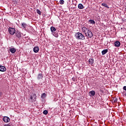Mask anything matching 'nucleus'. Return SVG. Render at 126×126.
I'll return each mask as SVG.
<instances>
[{
	"instance_id": "obj_1",
	"label": "nucleus",
	"mask_w": 126,
	"mask_h": 126,
	"mask_svg": "<svg viewBox=\"0 0 126 126\" xmlns=\"http://www.w3.org/2000/svg\"><path fill=\"white\" fill-rule=\"evenodd\" d=\"M75 38L78 40H85V36L81 32H77L75 34Z\"/></svg>"
},
{
	"instance_id": "obj_2",
	"label": "nucleus",
	"mask_w": 126,
	"mask_h": 126,
	"mask_svg": "<svg viewBox=\"0 0 126 126\" xmlns=\"http://www.w3.org/2000/svg\"><path fill=\"white\" fill-rule=\"evenodd\" d=\"M85 36L88 37V38H92V37H93V33L89 29L88 31H87V32L85 33Z\"/></svg>"
},
{
	"instance_id": "obj_3",
	"label": "nucleus",
	"mask_w": 126,
	"mask_h": 126,
	"mask_svg": "<svg viewBox=\"0 0 126 126\" xmlns=\"http://www.w3.org/2000/svg\"><path fill=\"white\" fill-rule=\"evenodd\" d=\"M8 31L10 35H14L16 32L15 29L13 28H9Z\"/></svg>"
},
{
	"instance_id": "obj_4",
	"label": "nucleus",
	"mask_w": 126,
	"mask_h": 126,
	"mask_svg": "<svg viewBox=\"0 0 126 126\" xmlns=\"http://www.w3.org/2000/svg\"><path fill=\"white\" fill-rule=\"evenodd\" d=\"M15 37H17L18 39H21V37L22 36V33L20 32L17 31L15 34Z\"/></svg>"
},
{
	"instance_id": "obj_5",
	"label": "nucleus",
	"mask_w": 126,
	"mask_h": 126,
	"mask_svg": "<svg viewBox=\"0 0 126 126\" xmlns=\"http://www.w3.org/2000/svg\"><path fill=\"white\" fill-rule=\"evenodd\" d=\"M3 121L5 123H9L10 122V119L8 117L4 116L3 118Z\"/></svg>"
},
{
	"instance_id": "obj_6",
	"label": "nucleus",
	"mask_w": 126,
	"mask_h": 126,
	"mask_svg": "<svg viewBox=\"0 0 126 126\" xmlns=\"http://www.w3.org/2000/svg\"><path fill=\"white\" fill-rule=\"evenodd\" d=\"M30 99L31 101H32V102L36 101V94H33V95L31 96Z\"/></svg>"
},
{
	"instance_id": "obj_7",
	"label": "nucleus",
	"mask_w": 126,
	"mask_h": 126,
	"mask_svg": "<svg viewBox=\"0 0 126 126\" xmlns=\"http://www.w3.org/2000/svg\"><path fill=\"white\" fill-rule=\"evenodd\" d=\"M40 50V48H39V46H35L33 48V52L34 53H38Z\"/></svg>"
},
{
	"instance_id": "obj_8",
	"label": "nucleus",
	"mask_w": 126,
	"mask_h": 126,
	"mask_svg": "<svg viewBox=\"0 0 126 126\" xmlns=\"http://www.w3.org/2000/svg\"><path fill=\"white\" fill-rule=\"evenodd\" d=\"M115 47H120L121 46V42L119 41H116L114 43Z\"/></svg>"
},
{
	"instance_id": "obj_9",
	"label": "nucleus",
	"mask_w": 126,
	"mask_h": 126,
	"mask_svg": "<svg viewBox=\"0 0 126 126\" xmlns=\"http://www.w3.org/2000/svg\"><path fill=\"white\" fill-rule=\"evenodd\" d=\"M88 62L90 64H91L92 65L94 63V59L91 58L89 60Z\"/></svg>"
},
{
	"instance_id": "obj_10",
	"label": "nucleus",
	"mask_w": 126,
	"mask_h": 126,
	"mask_svg": "<svg viewBox=\"0 0 126 126\" xmlns=\"http://www.w3.org/2000/svg\"><path fill=\"white\" fill-rule=\"evenodd\" d=\"M6 70V68L4 66L0 65V71H5Z\"/></svg>"
},
{
	"instance_id": "obj_11",
	"label": "nucleus",
	"mask_w": 126,
	"mask_h": 126,
	"mask_svg": "<svg viewBox=\"0 0 126 126\" xmlns=\"http://www.w3.org/2000/svg\"><path fill=\"white\" fill-rule=\"evenodd\" d=\"M50 30H51L52 33H55V32H56V31H57V29H56V28H55V27H51L50 28Z\"/></svg>"
},
{
	"instance_id": "obj_12",
	"label": "nucleus",
	"mask_w": 126,
	"mask_h": 126,
	"mask_svg": "<svg viewBox=\"0 0 126 126\" xmlns=\"http://www.w3.org/2000/svg\"><path fill=\"white\" fill-rule=\"evenodd\" d=\"M43 74H42V73H39L37 75V79L38 80H40V79H42V78H43Z\"/></svg>"
},
{
	"instance_id": "obj_13",
	"label": "nucleus",
	"mask_w": 126,
	"mask_h": 126,
	"mask_svg": "<svg viewBox=\"0 0 126 126\" xmlns=\"http://www.w3.org/2000/svg\"><path fill=\"white\" fill-rule=\"evenodd\" d=\"M78 7L79 9H83L84 8V6L81 3L78 4Z\"/></svg>"
},
{
	"instance_id": "obj_14",
	"label": "nucleus",
	"mask_w": 126,
	"mask_h": 126,
	"mask_svg": "<svg viewBox=\"0 0 126 126\" xmlns=\"http://www.w3.org/2000/svg\"><path fill=\"white\" fill-rule=\"evenodd\" d=\"M89 94L91 96H95V94H96V93L94 91H91L89 92Z\"/></svg>"
},
{
	"instance_id": "obj_15",
	"label": "nucleus",
	"mask_w": 126,
	"mask_h": 126,
	"mask_svg": "<svg viewBox=\"0 0 126 126\" xmlns=\"http://www.w3.org/2000/svg\"><path fill=\"white\" fill-rule=\"evenodd\" d=\"M9 51H10V52H11V53L12 54H14V53H15V52H16V49H15V48H10Z\"/></svg>"
},
{
	"instance_id": "obj_16",
	"label": "nucleus",
	"mask_w": 126,
	"mask_h": 126,
	"mask_svg": "<svg viewBox=\"0 0 126 126\" xmlns=\"http://www.w3.org/2000/svg\"><path fill=\"white\" fill-rule=\"evenodd\" d=\"M106 53H108V49H104L101 52L102 56H104V55H106Z\"/></svg>"
},
{
	"instance_id": "obj_17",
	"label": "nucleus",
	"mask_w": 126,
	"mask_h": 126,
	"mask_svg": "<svg viewBox=\"0 0 126 126\" xmlns=\"http://www.w3.org/2000/svg\"><path fill=\"white\" fill-rule=\"evenodd\" d=\"M101 5L102 6H104V7H106V8H110V7L108 6V4H107V3H102Z\"/></svg>"
},
{
	"instance_id": "obj_18",
	"label": "nucleus",
	"mask_w": 126,
	"mask_h": 126,
	"mask_svg": "<svg viewBox=\"0 0 126 126\" xmlns=\"http://www.w3.org/2000/svg\"><path fill=\"white\" fill-rule=\"evenodd\" d=\"M89 23H90L91 24H95V21L93 20H90L89 21Z\"/></svg>"
},
{
	"instance_id": "obj_19",
	"label": "nucleus",
	"mask_w": 126,
	"mask_h": 126,
	"mask_svg": "<svg viewBox=\"0 0 126 126\" xmlns=\"http://www.w3.org/2000/svg\"><path fill=\"white\" fill-rule=\"evenodd\" d=\"M26 26H27V25H26L25 23H22V27H23V28H26Z\"/></svg>"
},
{
	"instance_id": "obj_20",
	"label": "nucleus",
	"mask_w": 126,
	"mask_h": 126,
	"mask_svg": "<svg viewBox=\"0 0 126 126\" xmlns=\"http://www.w3.org/2000/svg\"><path fill=\"white\" fill-rule=\"evenodd\" d=\"M47 96V95L45 93H43L41 95V98H46V96Z\"/></svg>"
},
{
	"instance_id": "obj_21",
	"label": "nucleus",
	"mask_w": 126,
	"mask_h": 126,
	"mask_svg": "<svg viewBox=\"0 0 126 126\" xmlns=\"http://www.w3.org/2000/svg\"><path fill=\"white\" fill-rule=\"evenodd\" d=\"M60 4H61V5H63L64 3V0H60Z\"/></svg>"
},
{
	"instance_id": "obj_22",
	"label": "nucleus",
	"mask_w": 126,
	"mask_h": 126,
	"mask_svg": "<svg viewBox=\"0 0 126 126\" xmlns=\"http://www.w3.org/2000/svg\"><path fill=\"white\" fill-rule=\"evenodd\" d=\"M43 114H44V115H48V111L47 110H44L43 112Z\"/></svg>"
},
{
	"instance_id": "obj_23",
	"label": "nucleus",
	"mask_w": 126,
	"mask_h": 126,
	"mask_svg": "<svg viewBox=\"0 0 126 126\" xmlns=\"http://www.w3.org/2000/svg\"><path fill=\"white\" fill-rule=\"evenodd\" d=\"M36 12L38 13V14H39V15H41V11H40V10L37 9Z\"/></svg>"
},
{
	"instance_id": "obj_24",
	"label": "nucleus",
	"mask_w": 126,
	"mask_h": 126,
	"mask_svg": "<svg viewBox=\"0 0 126 126\" xmlns=\"http://www.w3.org/2000/svg\"><path fill=\"white\" fill-rule=\"evenodd\" d=\"M89 29H87V28L84 27L82 28V30H88Z\"/></svg>"
},
{
	"instance_id": "obj_25",
	"label": "nucleus",
	"mask_w": 126,
	"mask_h": 126,
	"mask_svg": "<svg viewBox=\"0 0 126 126\" xmlns=\"http://www.w3.org/2000/svg\"><path fill=\"white\" fill-rule=\"evenodd\" d=\"M87 31H88V30H83V32H84L85 35V33L87 32Z\"/></svg>"
},
{
	"instance_id": "obj_26",
	"label": "nucleus",
	"mask_w": 126,
	"mask_h": 126,
	"mask_svg": "<svg viewBox=\"0 0 126 126\" xmlns=\"http://www.w3.org/2000/svg\"><path fill=\"white\" fill-rule=\"evenodd\" d=\"M123 90H125V91H126V86H124L123 87Z\"/></svg>"
},
{
	"instance_id": "obj_27",
	"label": "nucleus",
	"mask_w": 126,
	"mask_h": 126,
	"mask_svg": "<svg viewBox=\"0 0 126 126\" xmlns=\"http://www.w3.org/2000/svg\"><path fill=\"white\" fill-rule=\"evenodd\" d=\"M72 79L73 81H75V78H72Z\"/></svg>"
},
{
	"instance_id": "obj_28",
	"label": "nucleus",
	"mask_w": 126,
	"mask_h": 126,
	"mask_svg": "<svg viewBox=\"0 0 126 126\" xmlns=\"http://www.w3.org/2000/svg\"><path fill=\"white\" fill-rule=\"evenodd\" d=\"M114 102H118V100L117 99V98H116V99L114 100Z\"/></svg>"
},
{
	"instance_id": "obj_29",
	"label": "nucleus",
	"mask_w": 126,
	"mask_h": 126,
	"mask_svg": "<svg viewBox=\"0 0 126 126\" xmlns=\"http://www.w3.org/2000/svg\"><path fill=\"white\" fill-rule=\"evenodd\" d=\"M1 95H2V94L1 93H0V96H1Z\"/></svg>"
},
{
	"instance_id": "obj_30",
	"label": "nucleus",
	"mask_w": 126,
	"mask_h": 126,
	"mask_svg": "<svg viewBox=\"0 0 126 126\" xmlns=\"http://www.w3.org/2000/svg\"><path fill=\"white\" fill-rule=\"evenodd\" d=\"M56 37H58V35H55Z\"/></svg>"
}]
</instances>
